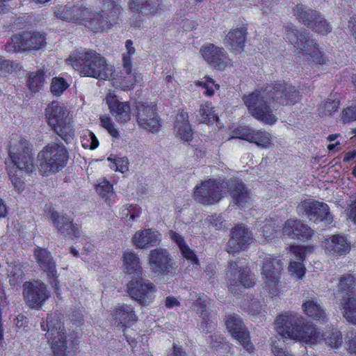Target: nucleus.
<instances>
[{
  "label": "nucleus",
  "mask_w": 356,
  "mask_h": 356,
  "mask_svg": "<svg viewBox=\"0 0 356 356\" xmlns=\"http://www.w3.org/2000/svg\"><path fill=\"white\" fill-rule=\"evenodd\" d=\"M252 240V234L248 229L244 226L238 225L232 229L227 250L229 254L238 252L250 244Z\"/></svg>",
  "instance_id": "18"
},
{
  "label": "nucleus",
  "mask_w": 356,
  "mask_h": 356,
  "mask_svg": "<svg viewBox=\"0 0 356 356\" xmlns=\"http://www.w3.org/2000/svg\"><path fill=\"white\" fill-rule=\"evenodd\" d=\"M234 134L235 138L255 143L264 149L269 148L273 145L271 135L264 130H254L245 127L236 129Z\"/></svg>",
  "instance_id": "17"
},
{
  "label": "nucleus",
  "mask_w": 356,
  "mask_h": 356,
  "mask_svg": "<svg viewBox=\"0 0 356 356\" xmlns=\"http://www.w3.org/2000/svg\"><path fill=\"white\" fill-rule=\"evenodd\" d=\"M307 298L302 305L304 313L315 320L325 321L326 314L318 299L313 296Z\"/></svg>",
  "instance_id": "29"
},
{
  "label": "nucleus",
  "mask_w": 356,
  "mask_h": 356,
  "mask_svg": "<svg viewBox=\"0 0 356 356\" xmlns=\"http://www.w3.org/2000/svg\"><path fill=\"white\" fill-rule=\"evenodd\" d=\"M106 103L111 113L120 123H124L131 119L130 106L128 102H120L115 95L109 92L106 97Z\"/></svg>",
  "instance_id": "22"
},
{
  "label": "nucleus",
  "mask_w": 356,
  "mask_h": 356,
  "mask_svg": "<svg viewBox=\"0 0 356 356\" xmlns=\"http://www.w3.org/2000/svg\"><path fill=\"white\" fill-rule=\"evenodd\" d=\"M200 115L204 123H208L211 122V120H214L215 115L211 103L207 102L202 104L200 108Z\"/></svg>",
  "instance_id": "51"
},
{
  "label": "nucleus",
  "mask_w": 356,
  "mask_h": 356,
  "mask_svg": "<svg viewBox=\"0 0 356 356\" xmlns=\"http://www.w3.org/2000/svg\"><path fill=\"white\" fill-rule=\"evenodd\" d=\"M174 129L175 136L179 140L186 142L192 140L193 131L186 112L181 111L177 114Z\"/></svg>",
  "instance_id": "27"
},
{
  "label": "nucleus",
  "mask_w": 356,
  "mask_h": 356,
  "mask_svg": "<svg viewBox=\"0 0 356 356\" xmlns=\"http://www.w3.org/2000/svg\"><path fill=\"white\" fill-rule=\"evenodd\" d=\"M227 280L229 291L233 294H239L243 289L251 287L254 282L250 277L247 268L238 267L236 262H230L227 270Z\"/></svg>",
  "instance_id": "13"
},
{
  "label": "nucleus",
  "mask_w": 356,
  "mask_h": 356,
  "mask_svg": "<svg viewBox=\"0 0 356 356\" xmlns=\"http://www.w3.org/2000/svg\"><path fill=\"white\" fill-rule=\"evenodd\" d=\"M288 268L291 275L298 279H301L305 273V268L300 262L291 261Z\"/></svg>",
  "instance_id": "54"
},
{
  "label": "nucleus",
  "mask_w": 356,
  "mask_h": 356,
  "mask_svg": "<svg viewBox=\"0 0 356 356\" xmlns=\"http://www.w3.org/2000/svg\"><path fill=\"white\" fill-rule=\"evenodd\" d=\"M9 156L11 163L8 165V173L14 187L21 192L24 188L22 180L24 173L29 174L33 169V156L29 141L24 138L11 139Z\"/></svg>",
  "instance_id": "4"
},
{
  "label": "nucleus",
  "mask_w": 356,
  "mask_h": 356,
  "mask_svg": "<svg viewBox=\"0 0 356 356\" xmlns=\"http://www.w3.org/2000/svg\"><path fill=\"white\" fill-rule=\"evenodd\" d=\"M8 273L10 282L13 285L18 284L23 279L24 272L20 264H12L9 265Z\"/></svg>",
  "instance_id": "48"
},
{
  "label": "nucleus",
  "mask_w": 356,
  "mask_h": 356,
  "mask_svg": "<svg viewBox=\"0 0 356 356\" xmlns=\"http://www.w3.org/2000/svg\"><path fill=\"white\" fill-rule=\"evenodd\" d=\"M225 325L231 336L249 353H252L254 348L250 341V332L241 318L236 314L229 315L226 317Z\"/></svg>",
  "instance_id": "15"
},
{
  "label": "nucleus",
  "mask_w": 356,
  "mask_h": 356,
  "mask_svg": "<svg viewBox=\"0 0 356 356\" xmlns=\"http://www.w3.org/2000/svg\"><path fill=\"white\" fill-rule=\"evenodd\" d=\"M323 244L326 254L330 255H343L348 253L350 250V243L342 234H334L325 238Z\"/></svg>",
  "instance_id": "23"
},
{
  "label": "nucleus",
  "mask_w": 356,
  "mask_h": 356,
  "mask_svg": "<svg viewBox=\"0 0 356 356\" xmlns=\"http://www.w3.org/2000/svg\"><path fill=\"white\" fill-rule=\"evenodd\" d=\"M41 328L46 331V338L54 356H66V335L62 323L56 317L49 315L46 322L41 323Z\"/></svg>",
  "instance_id": "10"
},
{
  "label": "nucleus",
  "mask_w": 356,
  "mask_h": 356,
  "mask_svg": "<svg viewBox=\"0 0 356 356\" xmlns=\"http://www.w3.org/2000/svg\"><path fill=\"white\" fill-rule=\"evenodd\" d=\"M348 213L349 218L356 225V195L349 205Z\"/></svg>",
  "instance_id": "63"
},
{
  "label": "nucleus",
  "mask_w": 356,
  "mask_h": 356,
  "mask_svg": "<svg viewBox=\"0 0 356 356\" xmlns=\"http://www.w3.org/2000/svg\"><path fill=\"white\" fill-rule=\"evenodd\" d=\"M282 269L283 264L277 257L267 255L263 259L261 275H265L266 273L268 275H280Z\"/></svg>",
  "instance_id": "37"
},
{
  "label": "nucleus",
  "mask_w": 356,
  "mask_h": 356,
  "mask_svg": "<svg viewBox=\"0 0 356 356\" xmlns=\"http://www.w3.org/2000/svg\"><path fill=\"white\" fill-rule=\"evenodd\" d=\"M119 12L118 6L113 1L108 0L103 3L101 13L92 12L87 8L82 24L96 33L106 31L111 28Z\"/></svg>",
  "instance_id": "9"
},
{
  "label": "nucleus",
  "mask_w": 356,
  "mask_h": 356,
  "mask_svg": "<svg viewBox=\"0 0 356 356\" xmlns=\"http://www.w3.org/2000/svg\"><path fill=\"white\" fill-rule=\"evenodd\" d=\"M46 81V76L43 71L31 72L29 75L27 86L29 90L36 92L42 89Z\"/></svg>",
  "instance_id": "42"
},
{
  "label": "nucleus",
  "mask_w": 356,
  "mask_h": 356,
  "mask_svg": "<svg viewBox=\"0 0 356 356\" xmlns=\"http://www.w3.org/2000/svg\"><path fill=\"white\" fill-rule=\"evenodd\" d=\"M116 321V323L122 326H127L131 322L136 321V316L134 312L133 308L127 305H120L115 307L112 314Z\"/></svg>",
  "instance_id": "34"
},
{
  "label": "nucleus",
  "mask_w": 356,
  "mask_h": 356,
  "mask_svg": "<svg viewBox=\"0 0 356 356\" xmlns=\"http://www.w3.org/2000/svg\"><path fill=\"white\" fill-rule=\"evenodd\" d=\"M38 159L39 169L42 174L54 173L65 166L68 152L61 143H50L38 153Z\"/></svg>",
  "instance_id": "7"
},
{
  "label": "nucleus",
  "mask_w": 356,
  "mask_h": 356,
  "mask_svg": "<svg viewBox=\"0 0 356 356\" xmlns=\"http://www.w3.org/2000/svg\"><path fill=\"white\" fill-rule=\"evenodd\" d=\"M86 10V7L79 4L57 5L54 7V14L57 18L81 24H83Z\"/></svg>",
  "instance_id": "21"
},
{
  "label": "nucleus",
  "mask_w": 356,
  "mask_h": 356,
  "mask_svg": "<svg viewBox=\"0 0 356 356\" xmlns=\"http://www.w3.org/2000/svg\"><path fill=\"white\" fill-rule=\"evenodd\" d=\"M133 242L138 248H149L156 243L155 232L152 229L137 231L133 236Z\"/></svg>",
  "instance_id": "33"
},
{
  "label": "nucleus",
  "mask_w": 356,
  "mask_h": 356,
  "mask_svg": "<svg viewBox=\"0 0 356 356\" xmlns=\"http://www.w3.org/2000/svg\"><path fill=\"white\" fill-rule=\"evenodd\" d=\"M177 266L166 250H157V275H173Z\"/></svg>",
  "instance_id": "28"
},
{
  "label": "nucleus",
  "mask_w": 356,
  "mask_h": 356,
  "mask_svg": "<svg viewBox=\"0 0 356 356\" xmlns=\"http://www.w3.org/2000/svg\"><path fill=\"white\" fill-rule=\"evenodd\" d=\"M282 234L291 238H308L313 234V230L300 220L289 219L284 224Z\"/></svg>",
  "instance_id": "24"
},
{
  "label": "nucleus",
  "mask_w": 356,
  "mask_h": 356,
  "mask_svg": "<svg viewBox=\"0 0 356 356\" xmlns=\"http://www.w3.org/2000/svg\"><path fill=\"white\" fill-rule=\"evenodd\" d=\"M318 11L309 8L302 3H298L292 8V13L299 22L309 26L316 15Z\"/></svg>",
  "instance_id": "35"
},
{
  "label": "nucleus",
  "mask_w": 356,
  "mask_h": 356,
  "mask_svg": "<svg viewBox=\"0 0 356 356\" xmlns=\"http://www.w3.org/2000/svg\"><path fill=\"white\" fill-rule=\"evenodd\" d=\"M339 288L341 291H348L347 296H356L353 290L356 289V279L351 275H343L339 278Z\"/></svg>",
  "instance_id": "45"
},
{
  "label": "nucleus",
  "mask_w": 356,
  "mask_h": 356,
  "mask_svg": "<svg viewBox=\"0 0 356 356\" xmlns=\"http://www.w3.org/2000/svg\"><path fill=\"white\" fill-rule=\"evenodd\" d=\"M209 225L216 230H220L225 227V222L220 216L214 215L207 219Z\"/></svg>",
  "instance_id": "59"
},
{
  "label": "nucleus",
  "mask_w": 356,
  "mask_h": 356,
  "mask_svg": "<svg viewBox=\"0 0 356 356\" xmlns=\"http://www.w3.org/2000/svg\"><path fill=\"white\" fill-rule=\"evenodd\" d=\"M341 120L343 123L356 120V106H350L344 109L341 113Z\"/></svg>",
  "instance_id": "55"
},
{
  "label": "nucleus",
  "mask_w": 356,
  "mask_h": 356,
  "mask_svg": "<svg viewBox=\"0 0 356 356\" xmlns=\"http://www.w3.org/2000/svg\"><path fill=\"white\" fill-rule=\"evenodd\" d=\"M97 194L110 204L111 198L114 195L113 186L107 179H99L95 186Z\"/></svg>",
  "instance_id": "43"
},
{
  "label": "nucleus",
  "mask_w": 356,
  "mask_h": 356,
  "mask_svg": "<svg viewBox=\"0 0 356 356\" xmlns=\"http://www.w3.org/2000/svg\"><path fill=\"white\" fill-rule=\"evenodd\" d=\"M100 124L108 134L113 137H118L119 135L118 129L113 122L112 119L108 115H102L100 117Z\"/></svg>",
  "instance_id": "52"
},
{
  "label": "nucleus",
  "mask_w": 356,
  "mask_h": 356,
  "mask_svg": "<svg viewBox=\"0 0 356 356\" xmlns=\"http://www.w3.org/2000/svg\"><path fill=\"white\" fill-rule=\"evenodd\" d=\"M169 234L172 240H173L178 245L179 249L181 248V246H184L186 244L184 238L179 234L171 230L169 232Z\"/></svg>",
  "instance_id": "62"
},
{
  "label": "nucleus",
  "mask_w": 356,
  "mask_h": 356,
  "mask_svg": "<svg viewBox=\"0 0 356 356\" xmlns=\"http://www.w3.org/2000/svg\"><path fill=\"white\" fill-rule=\"evenodd\" d=\"M66 63L76 70L80 76L85 77L109 80L113 78L115 72L114 66L93 49L74 52L66 60Z\"/></svg>",
  "instance_id": "3"
},
{
  "label": "nucleus",
  "mask_w": 356,
  "mask_h": 356,
  "mask_svg": "<svg viewBox=\"0 0 356 356\" xmlns=\"http://www.w3.org/2000/svg\"><path fill=\"white\" fill-rule=\"evenodd\" d=\"M126 52L122 54V61L123 67L126 72L127 73V79L129 83H126L122 86L123 90H127L132 87L134 83L140 79V75H134L131 74V57L135 54L136 49L133 46V42L130 40H127L125 42Z\"/></svg>",
  "instance_id": "26"
},
{
  "label": "nucleus",
  "mask_w": 356,
  "mask_h": 356,
  "mask_svg": "<svg viewBox=\"0 0 356 356\" xmlns=\"http://www.w3.org/2000/svg\"><path fill=\"white\" fill-rule=\"evenodd\" d=\"M108 161L111 163V168L124 173L129 170V161L126 157L113 158L109 156Z\"/></svg>",
  "instance_id": "50"
},
{
  "label": "nucleus",
  "mask_w": 356,
  "mask_h": 356,
  "mask_svg": "<svg viewBox=\"0 0 356 356\" xmlns=\"http://www.w3.org/2000/svg\"><path fill=\"white\" fill-rule=\"evenodd\" d=\"M152 0H130L129 5V8L134 11L139 10H145L146 8L150 5Z\"/></svg>",
  "instance_id": "56"
},
{
  "label": "nucleus",
  "mask_w": 356,
  "mask_h": 356,
  "mask_svg": "<svg viewBox=\"0 0 356 356\" xmlns=\"http://www.w3.org/2000/svg\"><path fill=\"white\" fill-rule=\"evenodd\" d=\"M308 28L323 35L328 34L332 31L331 25L319 12L317 13Z\"/></svg>",
  "instance_id": "39"
},
{
  "label": "nucleus",
  "mask_w": 356,
  "mask_h": 356,
  "mask_svg": "<svg viewBox=\"0 0 356 356\" xmlns=\"http://www.w3.org/2000/svg\"><path fill=\"white\" fill-rule=\"evenodd\" d=\"M339 106V102L337 99H327L320 108V113L323 115H330L337 111Z\"/></svg>",
  "instance_id": "53"
},
{
  "label": "nucleus",
  "mask_w": 356,
  "mask_h": 356,
  "mask_svg": "<svg viewBox=\"0 0 356 356\" xmlns=\"http://www.w3.org/2000/svg\"><path fill=\"white\" fill-rule=\"evenodd\" d=\"M82 147L85 149H95L99 145V141L95 135L89 130L83 131L81 136Z\"/></svg>",
  "instance_id": "47"
},
{
  "label": "nucleus",
  "mask_w": 356,
  "mask_h": 356,
  "mask_svg": "<svg viewBox=\"0 0 356 356\" xmlns=\"http://www.w3.org/2000/svg\"><path fill=\"white\" fill-rule=\"evenodd\" d=\"M51 218L60 234L71 238L79 236L80 231L79 227L73 224L72 220L68 217L59 215L56 212H53Z\"/></svg>",
  "instance_id": "25"
},
{
  "label": "nucleus",
  "mask_w": 356,
  "mask_h": 356,
  "mask_svg": "<svg viewBox=\"0 0 356 356\" xmlns=\"http://www.w3.org/2000/svg\"><path fill=\"white\" fill-rule=\"evenodd\" d=\"M21 67L18 64H15L13 61L3 60L0 58V69L8 72H12L14 70L19 69Z\"/></svg>",
  "instance_id": "60"
},
{
  "label": "nucleus",
  "mask_w": 356,
  "mask_h": 356,
  "mask_svg": "<svg viewBox=\"0 0 356 356\" xmlns=\"http://www.w3.org/2000/svg\"><path fill=\"white\" fill-rule=\"evenodd\" d=\"M200 53L205 61L218 70H222L232 65L231 60L223 48L213 44L202 47Z\"/></svg>",
  "instance_id": "16"
},
{
  "label": "nucleus",
  "mask_w": 356,
  "mask_h": 356,
  "mask_svg": "<svg viewBox=\"0 0 356 356\" xmlns=\"http://www.w3.org/2000/svg\"><path fill=\"white\" fill-rule=\"evenodd\" d=\"M339 309L345 319L356 325V296H345L342 298Z\"/></svg>",
  "instance_id": "32"
},
{
  "label": "nucleus",
  "mask_w": 356,
  "mask_h": 356,
  "mask_svg": "<svg viewBox=\"0 0 356 356\" xmlns=\"http://www.w3.org/2000/svg\"><path fill=\"white\" fill-rule=\"evenodd\" d=\"M325 344L331 349L338 350L343 344V336L338 330L327 331L322 335Z\"/></svg>",
  "instance_id": "40"
},
{
  "label": "nucleus",
  "mask_w": 356,
  "mask_h": 356,
  "mask_svg": "<svg viewBox=\"0 0 356 356\" xmlns=\"http://www.w3.org/2000/svg\"><path fill=\"white\" fill-rule=\"evenodd\" d=\"M302 318L294 312H285L276 318L278 334L284 338L314 344L322 339L321 332L312 324L302 325Z\"/></svg>",
  "instance_id": "5"
},
{
  "label": "nucleus",
  "mask_w": 356,
  "mask_h": 356,
  "mask_svg": "<svg viewBox=\"0 0 356 356\" xmlns=\"http://www.w3.org/2000/svg\"><path fill=\"white\" fill-rule=\"evenodd\" d=\"M23 296L30 307L38 309L49 298V291L41 282H26L23 285Z\"/></svg>",
  "instance_id": "14"
},
{
  "label": "nucleus",
  "mask_w": 356,
  "mask_h": 356,
  "mask_svg": "<svg viewBox=\"0 0 356 356\" xmlns=\"http://www.w3.org/2000/svg\"><path fill=\"white\" fill-rule=\"evenodd\" d=\"M227 185L234 202L241 207L248 203L251 199V193L238 179H231L227 183L216 179H208L197 186L193 192L194 199L202 204H212L219 202L223 197V190Z\"/></svg>",
  "instance_id": "2"
},
{
  "label": "nucleus",
  "mask_w": 356,
  "mask_h": 356,
  "mask_svg": "<svg viewBox=\"0 0 356 356\" xmlns=\"http://www.w3.org/2000/svg\"><path fill=\"white\" fill-rule=\"evenodd\" d=\"M208 303V300L206 298H199L195 302L197 312L200 314L203 321L207 325L212 323V318L215 316V314L210 311Z\"/></svg>",
  "instance_id": "41"
},
{
  "label": "nucleus",
  "mask_w": 356,
  "mask_h": 356,
  "mask_svg": "<svg viewBox=\"0 0 356 356\" xmlns=\"http://www.w3.org/2000/svg\"><path fill=\"white\" fill-rule=\"evenodd\" d=\"M122 270L128 274H133L140 269V259L134 252L127 250L122 255Z\"/></svg>",
  "instance_id": "36"
},
{
  "label": "nucleus",
  "mask_w": 356,
  "mask_h": 356,
  "mask_svg": "<svg viewBox=\"0 0 356 356\" xmlns=\"http://www.w3.org/2000/svg\"><path fill=\"white\" fill-rule=\"evenodd\" d=\"M141 208L136 204H129L124 206L120 211L121 218L124 219L129 224H132L135 220L140 216Z\"/></svg>",
  "instance_id": "44"
},
{
  "label": "nucleus",
  "mask_w": 356,
  "mask_h": 356,
  "mask_svg": "<svg viewBox=\"0 0 356 356\" xmlns=\"http://www.w3.org/2000/svg\"><path fill=\"white\" fill-rule=\"evenodd\" d=\"M155 115V108L154 105H143L142 108L139 109L138 114V120L140 126L154 132L156 125Z\"/></svg>",
  "instance_id": "31"
},
{
  "label": "nucleus",
  "mask_w": 356,
  "mask_h": 356,
  "mask_svg": "<svg viewBox=\"0 0 356 356\" xmlns=\"http://www.w3.org/2000/svg\"><path fill=\"white\" fill-rule=\"evenodd\" d=\"M70 83L63 77H54L51 82L50 91L54 95L59 97L65 91Z\"/></svg>",
  "instance_id": "46"
},
{
  "label": "nucleus",
  "mask_w": 356,
  "mask_h": 356,
  "mask_svg": "<svg viewBox=\"0 0 356 356\" xmlns=\"http://www.w3.org/2000/svg\"><path fill=\"white\" fill-rule=\"evenodd\" d=\"M286 40L298 53L307 56V59L319 65L325 64L326 59L318 48V44L314 39L309 36L305 29H298L293 24L284 26Z\"/></svg>",
  "instance_id": "6"
},
{
  "label": "nucleus",
  "mask_w": 356,
  "mask_h": 356,
  "mask_svg": "<svg viewBox=\"0 0 356 356\" xmlns=\"http://www.w3.org/2000/svg\"><path fill=\"white\" fill-rule=\"evenodd\" d=\"M300 98L296 87L285 81H277L261 91L244 96L243 99L250 113L266 124H274L277 118L273 113L278 105H291Z\"/></svg>",
  "instance_id": "1"
},
{
  "label": "nucleus",
  "mask_w": 356,
  "mask_h": 356,
  "mask_svg": "<svg viewBox=\"0 0 356 356\" xmlns=\"http://www.w3.org/2000/svg\"><path fill=\"white\" fill-rule=\"evenodd\" d=\"M272 351L275 356H294L290 351L275 345V343L272 345Z\"/></svg>",
  "instance_id": "61"
},
{
  "label": "nucleus",
  "mask_w": 356,
  "mask_h": 356,
  "mask_svg": "<svg viewBox=\"0 0 356 356\" xmlns=\"http://www.w3.org/2000/svg\"><path fill=\"white\" fill-rule=\"evenodd\" d=\"M34 257L41 269L47 273L52 287L58 291L60 285L56 279L57 272L55 262L52 260L49 252L45 249H36L34 252Z\"/></svg>",
  "instance_id": "19"
},
{
  "label": "nucleus",
  "mask_w": 356,
  "mask_h": 356,
  "mask_svg": "<svg viewBox=\"0 0 356 356\" xmlns=\"http://www.w3.org/2000/svg\"><path fill=\"white\" fill-rule=\"evenodd\" d=\"M277 231L276 222L272 220H267L261 228L262 235L266 240L274 238L277 236Z\"/></svg>",
  "instance_id": "49"
},
{
  "label": "nucleus",
  "mask_w": 356,
  "mask_h": 356,
  "mask_svg": "<svg viewBox=\"0 0 356 356\" xmlns=\"http://www.w3.org/2000/svg\"><path fill=\"white\" fill-rule=\"evenodd\" d=\"M46 44L45 38L40 32H24L13 36L6 44V50L10 53L31 51L41 49Z\"/></svg>",
  "instance_id": "11"
},
{
  "label": "nucleus",
  "mask_w": 356,
  "mask_h": 356,
  "mask_svg": "<svg viewBox=\"0 0 356 356\" xmlns=\"http://www.w3.org/2000/svg\"><path fill=\"white\" fill-rule=\"evenodd\" d=\"M290 250L299 261H303L307 252H311L310 248L305 246H291Z\"/></svg>",
  "instance_id": "58"
},
{
  "label": "nucleus",
  "mask_w": 356,
  "mask_h": 356,
  "mask_svg": "<svg viewBox=\"0 0 356 356\" xmlns=\"http://www.w3.org/2000/svg\"><path fill=\"white\" fill-rule=\"evenodd\" d=\"M127 289L131 297L144 305L154 299V287L149 282L131 281Z\"/></svg>",
  "instance_id": "20"
},
{
  "label": "nucleus",
  "mask_w": 356,
  "mask_h": 356,
  "mask_svg": "<svg viewBox=\"0 0 356 356\" xmlns=\"http://www.w3.org/2000/svg\"><path fill=\"white\" fill-rule=\"evenodd\" d=\"M197 85L202 86L206 90L205 94L207 95L212 96L214 94V90L213 88V86H209V83L205 82V81H197Z\"/></svg>",
  "instance_id": "64"
},
{
  "label": "nucleus",
  "mask_w": 356,
  "mask_h": 356,
  "mask_svg": "<svg viewBox=\"0 0 356 356\" xmlns=\"http://www.w3.org/2000/svg\"><path fill=\"white\" fill-rule=\"evenodd\" d=\"M245 31L243 29H236L231 30L224 39L226 46L236 52H241L243 50L245 42Z\"/></svg>",
  "instance_id": "30"
},
{
  "label": "nucleus",
  "mask_w": 356,
  "mask_h": 356,
  "mask_svg": "<svg viewBox=\"0 0 356 356\" xmlns=\"http://www.w3.org/2000/svg\"><path fill=\"white\" fill-rule=\"evenodd\" d=\"M45 113L49 125L56 134L67 143H72L74 133L68 109L53 102L47 106Z\"/></svg>",
  "instance_id": "8"
},
{
  "label": "nucleus",
  "mask_w": 356,
  "mask_h": 356,
  "mask_svg": "<svg viewBox=\"0 0 356 356\" xmlns=\"http://www.w3.org/2000/svg\"><path fill=\"white\" fill-rule=\"evenodd\" d=\"M299 213H302L309 220L315 222H323L331 224L333 222V216L330 212V208L327 204L307 199L302 201L298 206Z\"/></svg>",
  "instance_id": "12"
},
{
  "label": "nucleus",
  "mask_w": 356,
  "mask_h": 356,
  "mask_svg": "<svg viewBox=\"0 0 356 356\" xmlns=\"http://www.w3.org/2000/svg\"><path fill=\"white\" fill-rule=\"evenodd\" d=\"M180 251L184 258L190 260L194 264H198L199 261L196 254H195L194 251L188 246V245L186 244L185 245L181 246Z\"/></svg>",
  "instance_id": "57"
},
{
  "label": "nucleus",
  "mask_w": 356,
  "mask_h": 356,
  "mask_svg": "<svg viewBox=\"0 0 356 356\" xmlns=\"http://www.w3.org/2000/svg\"><path fill=\"white\" fill-rule=\"evenodd\" d=\"M263 289L272 297L277 296L280 293V274L268 275L266 273L262 275Z\"/></svg>",
  "instance_id": "38"
}]
</instances>
